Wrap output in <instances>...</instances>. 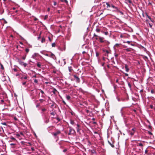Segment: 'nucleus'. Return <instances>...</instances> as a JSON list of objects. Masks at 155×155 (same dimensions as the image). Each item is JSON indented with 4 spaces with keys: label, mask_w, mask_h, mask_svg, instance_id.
Masks as SVG:
<instances>
[{
    "label": "nucleus",
    "mask_w": 155,
    "mask_h": 155,
    "mask_svg": "<svg viewBox=\"0 0 155 155\" xmlns=\"http://www.w3.org/2000/svg\"><path fill=\"white\" fill-rule=\"evenodd\" d=\"M45 42V38L44 37H43L42 38L41 42L42 43H44Z\"/></svg>",
    "instance_id": "6ab92c4d"
},
{
    "label": "nucleus",
    "mask_w": 155,
    "mask_h": 155,
    "mask_svg": "<svg viewBox=\"0 0 155 155\" xmlns=\"http://www.w3.org/2000/svg\"><path fill=\"white\" fill-rule=\"evenodd\" d=\"M153 106L152 105H150V107L151 108V109H153Z\"/></svg>",
    "instance_id": "3c124183"
},
{
    "label": "nucleus",
    "mask_w": 155,
    "mask_h": 155,
    "mask_svg": "<svg viewBox=\"0 0 155 155\" xmlns=\"http://www.w3.org/2000/svg\"><path fill=\"white\" fill-rule=\"evenodd\" d=\"M125 69L126 71L127 72H128L129 70V68L128 65L127 64H125Z\"/></svg>",
    "instance_id": "0eeeda50"
},
{
    "label": "nucleus",
    "mask_w": 155,
    "mask_h": 155,
    "mask_svg": "<svg viewBox=\"0 0 155 155\" xmlns=\"http://www.w3.org/2000/svg\"><path fill=\"white\" fill-rule=\"evenodd\" d=\"M136 129L135 128H133L130 131V134L131 136H133L134 134Z\"/></svg>",
    "instance_id": "423d86ee"
},
{
    "label": "nucleus",
    "mask_w": 155,
    "mask_h": 155,
    "mask_svg": "<svg viewBox=\"0 0 155 155\" xmlns=\"http://www.w3.org/2000/svg\"><path fill=\"white\" fill-rule=\"evenodd\" d=\"M100 30H101L100 29L98 28H97L96 29V31L97 32H99L100 31Z\"/></svg>",
    "instance_id": "5701e85b"
},
{
    "label": "nucleus",
    "mask_w": 155,
    "mask_h": 155,
    "mask_svg": "<svg viewBox=\"0 0 155 155\" xmlns=\"http://www.w3.org/2000/svg\"><path fill=\"white\" fill-rule=\"evenodd\" d=\"M26 56V54L24 56L22 57V58L24 60H25V59Z\"/></svg>",
    "instance_id": "393cba45"
},
{
    "label": "nucleus",
    "mask_w": 155,
    "mask_h": 155,
    "mask_svg": "<svg viewBox=\"0 0 155 155\" xmlns=\"http://www.w3.org/2000/svg\"><path fill=\"white\" fill-rule=\"evenodd\" d=\"M148 134H149L150 135H152V133L151 132H150L149 131H148Z\"/></svg>",
    "instance_id": "49530a36"
},
{
    "label": "nucleus",
    "mask_w": 155,
    "mask_h": 155,
    "mask_svg": "<svg viewBox=\"0 0 155 155\" xmlns=\"http://www.w3.org/2000/svg\"><path fill=\"white\" fill-rule=\"evenodd\" d=\"M57 91L56 90V89L55 88H54L52 92L54 94H55L56 92Z\"/></svg>",
    "instance_id": "aec40b11"
},
{
    "label": "nucleus",
    "mask_w": 155,
    "mask_h": 155,
    "mask_svg": "<svg viewBox=\"0 0 155 155\" xmlns=\"http://www.w3.org/2000/svg\"><path fill=\"white\" fill-rule=\"evenodd\" d=\"M86 53H87V52L86 51H83L82 52V54H84Z\"/></svg>",
    "instance_id": "338daca9"
},
{
    "label": "nucleus",
    "mask_w": 155,
    "mask_h": 155,
    "mask_svg": "<svg viewBox=\"0 0 155 155\" xmlns=\"http://www.w3.org/2000/svg\"><path fill=\"white\" fill-rule=\"evenodd\" d=\"M37 65L39 68H41V64L39 62L37 63Z\"/></svg>",
    "instance_id": "2eb2a0df"
},
{
    "label": "nucleus",
    "mask_w": 155,
    "mask_h": 155,
    "mask_svg": "<svg viewBox=\"0 0 155 155\" xmlns=\"http://www.w3.org/2000/svg\"><path fill=\"white\" fill-rule=\"evenodd\" d=\"M71 124L72 125L74 124V122L73 120H71Z\"/></svg>",
    "instance_id": "e433bc0d"
},
{
    "label": "nucleus",
    "mask_w": 155,
    "mask_h": 155,
    "mask_svg": "<svg viewBox=\"0 0 155 155\" xmlns=\"http://www.w3.org/2000/svg\"><path fill=\"white\" fill-rule=\"evenodd\" d=\"M91 152L92 153H96V151L94 150H91Z\"/></svg>",
    "instance_id": "4be33fe9"
},
{
    "label": "nucleus",
    "mask_w": 155,
    "mask_h": 155,
    "mask_svg": "<svg viewBox=\"0 0 155 155\" xmlns=\"http://www.w3.org/2000/svg\"><path fill=\"white\" fill-rule=\"evenodd\" d=\"M0 65L1 66V68L3 70H4V68L3 65L2 64H0Z\"/></svg>",
    "instance_id": "412c9836"
},
{
    "label": "nucleus",
    "mask_w": 155,
    "mask_h": 155,
    "mask_svg": "<svg viewBox=\"0 0 155 155\" xmlns=\"http://www.w3.org/2000/svg\"><path fill=\"white\" fill-rule=\"evenodd\" d=\"M77 130V132L78 133L80 132V130H81V129L80 128H76Z\"/></svg>",
    "instance_id": "bb28decb"
},
{
    "label": "nucleus",
    "mask_w": 155,
    "mask_h": 155,
    "mask_svg": "<svg viewBox=\"0 0 155 155\" xmlns=\"http://www.w3.org/2000/svg\"><path fill=\"white\" fill-rule=\"evenodd\" d=\"M151 93L152 94H153L154 93V91L153 90H151Z\"/></svg>",
    "instance_id": "09e8293b"
},
{
    "label": "nucleus",
    "mask_w": 155,
    "mask_h": 155,
    "mask_svg": "<svg viewBox=\"0 0 155 155\" xmlns=\"http://www.w3.org/2000/svg\"><path fill=\"white\" fill-rule=\"evenodd\" d=\"M68 70L70 72H72V71H73V70L72 69V68L71 67H68Z\"/></svg>",
    "instance_id": "dca6fc26"
},
{
    "label": "nucleus",
    "mask_w": 155,
    "mask_h": 155,
    "mask_svg": "<svg viewBox=\"0 0 155 155\" xmlns=\"http://www.w3.org/2000/svg\"><path fill=\"white\" fill-rule=\"evenodd\" d=\"M14 119L15 120H18V119L16 117H14Z\"/></svg>",
    "instance_id": "0e129e2a"
},
{
    "label": "nucleus",
    "mask_w": 155,
    "mask_h": 155,
    "mask_svg": "<svg viewBox=\"0 0 155 155\" xmlns=\"http://www.w3.org/2000/svg\"><path fill=\"white\" fill-rule=\"evenodd\" d=\"M25 139V137L23 133L20 132V140Z\"/></svg>",
    "instance_id": "f03ea898"
},
{
    "label": "nucleus",
    "mask_w": 155,
    "mask_h": 155,
    "mask_svg": "<svg viewBox=\"0 0 155 155\" xmlns=\"http://www.w3.org/2000/svg\"><path fill=\"white\" fill-rule=\"evenodd\" d=\"M138 144H139V146H141V147L143 146V145L142 143H139Z\"/></svg>",
    "instance_id": "58836bf2"
},
{
    "label": "nucleus",
    "mask_w": 155,
    "mask_h": 155,
    "mask_svg": "<svg viewBox=\"0 0 155 155\" xmlns=\"http://www.w3.org/2000/svg\"><path fill=\"white\" fill-rule=\"evenodd\" d=\"M99 39L100 40V41L101 43H103L104 42V41L103 40L104 39V38L103 37H99Z\"/></svg>",
    "instance_id": "9d476101"
},
{
    "label": "nucleus",
    "mask_w": 155,
    "mask_h": 155,
    "mask_svg": "<svg viewBox=\"0 0 155 155\" xmlns=\"http://www.w3.org/2000/svg\"><path fill=\"white\" fill-rule=\"evenodd\" d=\"M77 127L76 128H80V126L79 124H77Z\"/></svg>",
    "instance_id": "a18cd8bd"
},
{
    "label": "nucleus",
    "mask_w": 155,
    "mask_h": 155,
    "mask_svg": "<svg viewBox=\"0 0 155 155\" xmlns=\"http://www.w3.org/2000/svg\"><path fill=\"white\" fill-rule=\"evenodd\" d=\"M99 55V54L98 52H96V56L98 57Z\"/></svg>",
    "instance_id": "473e14b6"
},
{
    "label": "nucleus",
    "mask_w": 155,
    "mask_h": 155,
    "mask_svg": "<svg viewBox=\"0 0 155 155\" xmlns=\"http://www.w3.org/2000/svg\"><path fill=\"white\" fill-rule=\"evenodd\" d=\"M20 64H21V65L24 66L25 67H26L27 66V64H26V63H25L23 62H21V61H20Z\"/></svg>",
    "instance_id": "1a4fd4ad"
},
{
    "label": "nucleus",
    "mask_w": 155,
    "mask_h": 155,
    "mask_svg": "<svg viewBox=\"0 0 155 155\" xmlns=\"http://www.w3.org/2000/svg\"><path fill=\"white\" fill-rule=\"evenodd\" d=\"M56 119H57V120H58V121H60V118H59L58 117H57V118H56Z\"/></svg>",
    "instance_id": "6e6d98bb"
},
{
    "label": "nucleus",
    "mask_w": 155,
    "mask_h": 155,
    "mask_svg": "<svg viewBox=\"0 0 155 155\" xmlns=\"http://www.w3.org/2000/svg\"><path fill=\"white\" fill-rule=\"evenodd\" d=\"M94 37H96V40H97L98 39V38H97V37L99 38V37H100L99 36H98L97 35H96L95 34H94Z\"/></svg>",
    "instance_id": "a211bd4d"
},
{
    "label": "nucleus",
    "mask_w": 155,
    "mask_h": 155,
    "mask_svg": "<svg viewBox=\"0 0 155 155\" xmlns=\"http://www.w3.org/2000/svg\"><path fill=\"white\" fill-rule=\"evenodd\" d=\"M26 83V81H25V82H23L22 83V84L23 85H25Z\"/></svg>",
    "instance_id": "4d7b16f0"
},
{
    "label": "nucleus",
    "mask_w": 155,
    "mask_h": 155,
    "mask_svg": "<svg viewBox=\"0 0 155 155\" xmlns=\"http://www.w3.org/2000/svg\"><path fill=\"white\" fill-rule=\"evenodd\" d=\"M21 79H23H23H27V77H24V78H23V77H21Z\"/></svg>",
    "instance_id": "de8ad7c7"
},
{
    "label": "nucleus",
    "mask_w": 155,
    "mask_h": 155,
    "mask_svg": "<svg viewBox=\"0 0 155 155\" xmlns=\"http://www.w3.org/2000/svg\"><path fill=\"white\" fill-rule=\"evenodd\" d=\"M75 130L74 129L71 128L69 130V132L68 133V134L69 135H71V134H74L75 132Z\"/></svg>",
    "instance_id": "20e7f679"
},
{
    "label": "nucleus",
    "mask_w": 155,
    "mask_h": 155,
    "mask_svg": "<svg viewBox=\"0 0 155 155\" xmlns=\"http://www.w3.org/2000/svg\"><path fill=\"white\" fill-rule=\"evenodd\" d=\"M125 75L126 76H128V74L127 73H125Z\"/></svg>",
    "instance_id": "e2e57ef3"
},
{
    "label": "nucleus",
    "mask_w": 155,
    "mask_h": 155,
    "mask_svg": "<svg viewBox=\"0 0 155 155\" xmlns=\"http://www.w3.org/2000/svg\"><path fill=\"white\" fill-rule=\"evenodd\" d=\"M41 110L42 112H45L46 110V109L44 108H42L41 109Z\"/></svg>",
    "instance_id": "c756f323"
},
{
    "label": "nucleus",
    "mask_w": 155,
    "mask_h": 155,
    "mask_svg": "<svg viewBox=\"0 0 155 155\" xmlns=\"http://www.w3.org/2000/svg\"><path fill=\"white\" fill-rule=\"evenodd\" d=\"M108 143L110 145V146L113 148L114 147V143L115 141L114 139H110V140H108Z\"/></svg>",
    "instance_id": "f257e3e1"
},
{
    "label": "nucleus",
    "mask_w": 155,
    "mask_h": 155,
    "mask_svg": "<svg viewBox=\"0 0 155 155\" xmlns=\"http://www.w3.org/2000/svg\"><path fill=\"white\" fill-rule=\"evenodd\" d=\"M64 1L66 3V4H68V1H67V0H64Z\"/></svg>",
    "instance_id": "603ef678"
},
{
    "label": "nucleus",
    "mask_w": 155,
    "mask_h": 155,
    "mask_svg": "<svg viewBox=\"0 0 155 155\" xmlns=\"http://www.w3.org/2000/svg\"><path fill=\"white\" fill-rule=\"evenodd\" d=\"M105 51L107 54H108L109 53L108 51L107 50H105Z\"/></svg>",
    "instance_id": "5fc2aeb1"
},
{
    "label": "nucleus",
    "mask_w": 155,
    "mask_h": 155,
    "mask_svg": "<svg viewBox=\"0 0 155 155\" xmlns=\"http://www.w3.org/2000/svg\"><path fill=\"white\" fill-rule=\"evenodd\" d=\"M63 61H64V64H66V62L65 61V59H63Z\"/></svg>",
    "instance_id": "864d4df0"
},
{
    "label": "nucleus",
    "mask_w": 155,
    "mask_h": 155,
    "mask_svg": "<svg viewBox=\"0 0 155 155\" xmlns=\"http://www.w3.org/2000/svg\"><path fill=\"white\" fill-rule=\"evenodd\" d=\"M41 91V92L42 94H45L44 92L41 89L39 90Z\"/></svg>",
    "instance_id": "c85d7f7f"
},
{
    "label": "nucleus",
    "mask_w": 155,
    "mask_h": 155,
    "mask_svg": "<svg viewBox=\"0 0 155 155\" xmlns=\"http://www.w3.org/2000/svg\"><path fill=\"white\" fill-rule=\"evenodd\" d=\"M120 45H121L120 44H116L114 45V47L118 48Z\"/></svg>",
    "instance_id": "f3484780"
},
{
    "label": "nucleus",
    "mask_w": 155,
    "mask_h": 155,
    "mask_svg": "<svg viewBox=\"0 0 155 155\" xmlns=\"http://www.w3.org/2000/svg\"><path fill=\"white\" fill-rule=\"evenodd\" d=\"M31 149L32 151H34V149L33 147H31Z\"/></svg>",
    "instance_id": "774afa93"
},
{
    "label": "nucleus",
    "mask_w": 155,
    "mask_h": 155,
    "mask_svg": "<svg viewBox=\"0 0 155 155\" xmlns=\"http://www.w3.org/2000/svg\"><path fill=\"white\" fill-rule=\"evenodd\" d=\"M39 101L41 102H42L44 101L45 100H43V99H40Z\"/></svg>",
    "instance_id": "ea45409f"
},
{
    "label": "nucleus",
    "mask_w": 155,
    "mask_h": 155,
    "mask_svg": "<svg viewBox=\"0 0 155 155\" xmlns=\"http://www.w3.org/2000/svg\"><path fill=\"white\" fill-rule=\"evenodd\" d=\"M52 47H55V43H52Z\"/></svg>",
    "instance_id": "f704fd0d"
},
{
    "label": "nucleus",
    "mask_w": 155,
    "mask_h": 155,
    "mask_svg": "<svg viewBox=\"0 0 155 155\" xmlns=\"http://www.w3.org/2000/svg\"><path fill=\"white\" fill-rule=\"evenodd\" d=\"M111 7H112L114 8H116V10H114V11H118V8L115 7L114 5H111Z\"/></svg>",
    "instance_id": "9b49d317"
},
{
    "label": "nucleus",
    "mask_w": 155,
    "mask_h": 155,
    "mask_svg": "<svg viewBox=\"0 0 155 155\" xmlns=\"http://www.w3.org/2000/svg\"><path fill=\"white\" fill-rule=\"evenodd\" d=\"M51 115H54V112H51Z\"/></svg>",
    "instance_id": "052dcab7"
},
{
    "label": "nucleus",
    "mask_w": 155,
    "mask_h": 155,
    "mask_svg": "<svg viewBox=\"0 0 155 155\" xmlns=\"http://www.w3.org/2000/svg\"><path fill=\"white\" fill-rule=\"evenodd\" d=\"M143 58H144V59L146 60V59H148V58L146 56H144Z\"/></svg>",
    "instance_id": "c03bdc74"
},
{
    "label": "nucleus",
    "mask_w": 155,
    "mask_h": 155,
    "mask_svg": "<svg viewBox=\"0 0 155 155\" xmlns=\"http://www.w3.org/2000/svg\"><path fill=\"white\" fill-rule=\"evenodd\" d=\"M128 86L129 87V88H131V84H130V83H129V82H128Z\"/></svg>",
    "instance_id": "cd10ccee"
},
{
    "label": "nucleus",
    "mask_w": 155,
    "mask_h": 155,
    "mask_svg": "<svg viewBox=\"0 0 155 155\" xmlns=\"http://www.w3.org/2000/svg\"><path fill=\"white\" fill-rule=\"evenodd\" d=\"M57 5V3L56 2H54V5Z\"/></svg>",
    "instance_id": "13d9d810"
},
{
    "label": "nucleus",
    "mask_w": 155,
    "mask_h": 155,
    "mask_svg": "<svg viewBox=\"0 0 155 155\" xmlns=\"http://www.w3.org/2000/svg\"><path fill=\"white\" fill-rule=\"evenodd\" d=\"M48 15H45V18H44V19L46 20V19H47L48 18Z\"/></svg>",
    "instance_id": "72a5a7b5"
},
{
    "label": "nucleus",
    "mask_w": 155,
    "mask_h": 155,
    "mask_svg": "<svg viewBox=\"0 0 155 155\" xmlns=\"http://www.w3.org/2000/svg\"><path fill=\"white\" fill-rule=\"evenodd\" d=\"M29 50L28 48H26L25 49V51L27 53H28L29 51Z\"/></svg>",
    "instance_id": "7c9ffc66"
},
{
    "label": "nucleus",
    "mask_w": 155,
    "mask_h": 155,
    "mask_svg": "<svg viewBox=\"0 0 155 155\" xmlns=\"http://www.w3.org/2000/svg\"><path fill=\"white\" fill-rule=\"evenodd\" d=\"M142 48H143L144 49V51L146 52L147 51V50L145 48H144V47H143V46H142Z\"/></svg>",
    "instance_id": "4c0bfd02"
},
{
    "label": "nucleus",
    "mask_w": 155,
    "mask_h": 155,
    "mask_svg": "<svg viewBox=\"0 0 155 155\" xmlns=\"http://www.w3.org/2000/svg\"><path fill=\"white\" fill-rule=\"evenodd\" d=\"M93 124H97V123L96 122H93Z\"/></svg>",
    "instance_id": "69168bd1"
},
{
    "label": "nucleus",
    "mask_w": 155,
    "mask_h": 155,
    "mask_svg": "<svg viewBox=\"0 0 155 155\" xmlns=\"http://www.w3.org/2000/svg\"><path fill=\"white\" fill-rule=\"evenodd\" d=\"M13 70L15 72H16L18 71V70L16 68H14L13 69Z\"/></svg>",
    "instance_id": "37998d69"
},
{
    "label": "nucleus",
    "mask_w": 155,
    "mask_h": 155,
    "mask_svg": "<svg viewBox=\"0 0 155 155\" xmlns=\"http://www.w3.org/2000/svg\"><path fill=\"white\" fill-rule=\"evenodd\" d=\"M146 15H147V17L149 19H150V20H151V17L150 16L148 15L147 14H146Z\"/></svg>",
    "instance_id": "c9c22d12"
},
{
    "label": "nucleus",
    "mask_w": 155,
    "mask_h": 155,
    "mask_svg": "<svg viewBox=\"0 0 155 155\" xmlns=\"http://www.w3.org/2000/svg\"><path fill=\"white\" fill-rule=\"evenodd\" d=\"M50 57L53 59H55L56 58V57L55 55L53 53H51L50 55Z\"/></svg>",
    "instance_id": "f8f14e48"
},
{
    "label": "nucleus",
    "mask_w": 155,
    "mask_h": 155,
    "mask_svg": "<svg viewBox=\"0 0 155 155\" xmlns=\"http://www.w3.org/2000/svg\"><path fill=\"white\" fill-rule=\"evenodd\" d=\"M131 41H127V43L128 44H130V43H131Z\"/></svg>",
    "instance_id": "bf43d9fd"
},
{
    "label": "nucleus",
    "mask_w": 155,
    "mask_h": 155,
    "mask_svg": "<svg viewBox=\"0 0 155 155\" xmlns=\"http://www.w3.org/2000/svg\"><path fill=\"white\" fill-rule=\"evenodd\" d=\"M105 4V5H107L106 7L107 8H108L111 7V5H110L109 3L107 2H105L104 3Z\"/></svg>",
    "instance_id": "ddd939ff"
},
{
    "label": "nucleus",
    "mask_w": 155,
    "mask_h": 155,
    "mask_svg": "<svg viewBox=\"0 0 155 155\" xmlns=\"http://www.w3.org/2000/svg\"><path fill=\"white\" fill-rule=\"evenodd\" d=\"M41 31L39 34V36L38 38V40H39V39H40L41 38Z\"/></svg>",
    "instance_id": "a878e982"
},
{
    "label": "nucleus",
    "mask_w": 155,
    "mask_h": 155,
    "mask_svg": "<svg viewBox=\"0 0 155 155\" xmlns=\"http://www.w3.org/2000/svg\"><path fill=\"white\" fill-rule=\"evenodd\" d=\"M66 98L68 100H69L70 99L71 97L69 95H67L66 96Z\"/></svg>",
    "instance_id": "b1692460"
},
{
    "label": "nucleus",
    "mask_w": 155,
    "mask_h": 155,
    "mask_svg": "<svg viewBox=\"0 0 155 155\" xmlns=\"http://www.w3.org/2000/svg\"><path fill=\"white\" fill-rule=\"evenodd\" d=\"M67 151V149H65L64 150H63V152H65Z\"/></svg>",
    "instance_id": "79ce46f5"
},
{
    "label": "nucleus",
    "mask_w": 155,
    "mask_h": 155,
    "mask_svg": "<svg viewBox=\"0 0 155 155\" xmlns=\"http://www.w3.org/2000/svg\"><path fill=\"white\" fill-rule=\"evenodd\" d=\"M74 77L77 82L79 83L80 82V79L76 75H74Z\"/></svg>",
    "instance_id": "7ed1b4c3"
},
{
    "label": "nucleus",
    "mask_w": 155,
    "mask_h": 155,
    "mask_svg": "<svg viewBox=\"0 0 155 155\" xmlns=\"http://www.w3.org/2000/svg\"><path fill=\"white\" fill-rule=\"evenodd\" d=\"M48 39L49 40V41H50V42H51L52 41V40L51 39V38L49 37H48Z\"/></svg>",
    "instance_id": "8fccbe9b"
},
{
    "label": "nucleus",
    "mask_w": 155,
    "mask_h": 155,
    "mask_svg": "<svg viewBox=\"0 0 155 155\" xmlns=\"http://www.w3.org/2000/svg\"><path fill=\"white\" fill-rule=\"evenodd\" d=\"M124 50L127 52L131 51L133 50V49L130 48H129L127 49H124Z\"/></svg>",
    "instance_id": "6e6552de"
},
{
    "label": "nucleus",
    "mask_w": 155,
    "mask_h": 155,
    "mask_svg": "<svg viewBox=\"0 0 155 155\" xmlns=\"http://www.w3.org/2000/svg\"><path fill=\"white\" fill-rule=\"evenodd\" d=\"M105 34L106 35H107V34H108V32H105Z\"/></svg>",
    "instance_id": "680f3d73"
},
{
    "label": "nucleus",
    "mask_w": 155,
    "mask_h": 155,
    "mask_svg": "<svg viewBox=\"0 0 155 155\" xmlns=\"http://www.w3.org/2000/svg\"><path fill=\"white\" fill-rule=\"evenodd\" d=\"M61 132L59 130H58L55 132L53 133L52 134L55 136H57L58 135L61 134Z\"/></svg>",
    "instance_id": "39448f33"
},
{
    "label": "nucleus",
    "mask_w": 155,
    "mask_h": 155,
    "mask_svg": "<svg viewBox=\"0 0 155 155\" xmlns=\"http://www.w3.org/2000/svg\"><path fill=\"white\" fill-rule=\"evenodd\" d=\"M34 82L35 83H38V81L37 79H35L34 80Z\"/></svg>",
    "instance_id": "2f4dec72"
},
{
    "label": "nucleus",
    "mask_w": 155,
    "mask_h": 155,
    "mask_svg": "<svg viewBox=\"0 0 155 155\" xmlns=\"http://www.w3.org/2000/svg\"><path fill=\"white\" fill-rule=\"evenodd\" d=\"M21 143L22 145H24V146L27 145V143L25 141H21Z\"/></svg>",
    "instance_id": "4468645a"
},
{
    "label": "nucleus",
    "mask_w": 155,
    "mask_h": 155,
    "mask_svg": "<svg viewBox=\"0 0 155 155\" xmlns=\"http://www.w3.org/2000/svg\"><path fill=\"white\" fill-rule=\"evenodd\" d=\"M1 124L4 125H7L6 123L5 122L2 123Z\"/></svg>",
    "instance_id": "a19ab883"
}]
</instances>
